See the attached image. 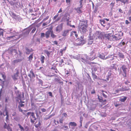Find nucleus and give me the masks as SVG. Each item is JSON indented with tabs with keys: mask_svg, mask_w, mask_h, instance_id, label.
I'll use <instances>...</instances> for the list:
<instances>
[{
	"mask_svg": "<svg viewBox=\"0 0 131 131\" xmlns=\"http://www.w3.org/2000/svg\"><path fill=\"white\" fill-rule=\"evenodd\" d=\"M19 105L18 106H19L20 107H24V105L21 103H19Z\"/></svg>",
	"mask_w": 131,
	"mask_h": 131,
	"instance_id": "nucleus-39",
	"label": "nucleus"
},
{
	"mask_svg": "<svg viewBox=\"0 0 131 131\" xmlns=\"http://www.w3.org/2000/svg\"><path fill=\"white\" fill-rule=\"evenodd\" d=\"M118 55L120 58H124V56L123 53L120 52H119Z\"/></svg>",
	"mask_w": 131,
	"mask_h": 131,
	"instance_id": "nucleus-26",
	"label": "nucleus"
},
{
	"mask_svg": "<svg viewBox=\"0 0 131 131\" xmlns=\"http://www.w3.org/2000/svg\"><path fill=\"white\" fill-rule=\"evenodd\" d=\"M95 35L96 39H102V38H103L104 36V35L103 33L98 31H96Z\"/></svg>",
	"mask_w": 131,
	"mask_h": 131,
	"instance_id": "nucleus-4",
	"label": "nucleus"
},
{
	"mask_svg": "<svg viewBox=\"0 0 131 131\" xmlns=\"http://www.w3.org/2000/svg\"><path fill=\"white\" fill-rule=\"evenodd\" d=\"M60 63L61 64H62V63H63V59H61L60 60V61H59Z\"/></svg>",
	"mask_w": 131,
	"mask_h": 131,
	"instance_id": "nucleus-55",
	"label": "nucleus"
},
{
	"mask_svg": "<svg viewBox=\"0 0 131 131\" xmlns=\"http://www.w3.org/2000/svg\"><path fill=\"white\" fill-rule=\"evenodd\" d=\"M19 128H20L21 131H24V129L20 124H18Z\"/></svg>",
	"mask_w": 131,
	"mask_h": 131,
	"instance_id": "nucleus-25",
	"label": "nucleus"
},
{
	"mask_svg": "<svg viewBox=\"0 0 131 131\" xmlns=\"http://www.w3.org/2000/svg\"><path fill=\"white\" fill-rule=\"evenodd\" d=\"M18 108L19 111L21 112H23V110L21 108V107H20L19 106H18Z\"/></svg>",
	"mask_w": 131,
	"mask_h": 131,
	"instance_id": "nucleus-48",
	"label": "nucleus"
},
{
	"mask_svg": "<svg viewBox=\"0 0 131 131\" xmlns=\"http://www.w3.org/2000/svg\"><path fill=\"white\" fill-rule=\"evenodd\" d=\"M8 127V125H7L5 123L4 125V128H7V127Z\"/></svg>",
	"mask_w": 131,
	"mask_h": 131,
	"instance_id": "nucleus-44",
	"label": "nucleus"
},
{
	"mask_svg": "<svg viewBox=\"0 0 131 131\" xmlns=\"http://www.w3.org/2000/svg\"><path fill=\"white\" fill-rule=\"evenodd\" d=\"M30 74H31V76L32 77H35V75L34 74V72H33L32 70L30 71Z\"/></svg>",
	"mask_w": 131,
	"mask_h": 131,
	"instance_id": "nucleus-34",
	"label": "nucleus"
},
{
	"mask_svg": "<svg viewBox=\"0 0 131 131\" xmlns=\"http://www.w3.org/2000/svg\"><path fill=\"white\" fill-rule=\"evenodd\" d=\"M115 3L112 2L110 4V5L113 7Z\"/></svg>",
	"mask_w": 131,
	"mask_h": 131,
	"instance_id": "nucleus-59",
	"label": "nucleus"
},
{
	"mask_svg": "<svg viewBox=\"0 0 131 131\" xmlns=\"http://www.w3.org/2000/svg\"><path fill=\"white\" fill-rule=\"evenodd\" d=\"M66 48H67L66 47H65V48H64L63 49H61V50H62V51L63 52H64L66 50Z\"/></svg>",
	"mask_w": 131,
	"mask_h": 131,
	"instance_id": "nucleus-60",
	"label": "nucleus"
},
{
	"mask_svg": "<svg viewBox=\"0 0 131 131\" xmlns=\"http://www.w3.org/2000/svg\"><path fill=\"white\" fill-rule=\"evenodd\" d=\"M128 0H116V1H120L121 2L123 3L124 4H125L126 3L128 2Z\"/></svg>",
	"mask_w": 131,
	"mask_h": 131,
	"instance_id": "nucleus-21",
	"label": "nucleus"
},
{
	"mask_svg": "<svg viewBox=\"0 0 131 131\" xmlns=\"http://www.w3.org/2000/svg\"><path fill=\"white\" fill-rule=\"evenodd\" d=\"M45 59V57L41 55L40 56V60L41 62V63H44V60Z\"/></svg>",
	"mask_w": 131,
	"mask_h": 131,
	"instance_id": "nucleus-20",
	"label": "nucleus"
},
{
	"mask_svg": "<svg viewBox=\"0 0 131 131\" xmlns=\"http://www.w3.org/2000/svg\"><path fill=\"white\" fill-rule=\"evenodd\" d=\"M77 39L78 40L77 41H79V42L77 43V45H80L83 44V42L84 41V40H81L79 39Z\"/></svg>",
	"mask_w": 131,
	"mask_h": 131,
	"instance_id": "nucleus-14",
	"label": "nucleus"
},
{
	"mask_svg": "<svg viewBox=\"0 0 131 131\" xmlns=\"http://www.w3.org/2000/svg\"><path fill=\"white\" fill-rule=\"evenodd\" d=\"M69 126H77V124L74 122H70L69 124Z\"/></svg>",
	"mask_w": 131,
	"mask_h": 131,
	"instance_id": "nucleus-19",
	"label": "nucleus"
},
{
	"mask_svg": "<svg viewBox=\"0 0 131 131\" xmlns=\"http://www.w3.org/2000/svg\"><path fill=\"white\" fill-rule=\"evenodd\" d=\"M18 72L17 71L16 73L14 74V75L12 76V77L14 80H16L18 78Z\"/></svg>",
	"mask_w": 131,
	"mask_h": 131,
	"instance_id": "nucleus-11",
	"label": "nucleus"
},
{
	"mask_svg": "<svg viewBox=\"0 0 131 131\" xmlns=\"http://www.w3.org/2000/svg\"><path fill=\"white\" fill-rule=\"evenodd\" d=\"M123 33L120 31L115 35H113V41L118 40L121 39V37L123 35Z\"/></svg>",
	"mask_w": 131,
	"mask_h": 131,
	"instance_id": "nucleus-3",
	"label": "nucleus"
},
{
	"mask_svg": "<svg viewBox=\"0 0 131 131\" xmlns=\"http://www.w3.org/2000/svg\"><path fill=\"white\" fill-rule=\"evenodd\" d=\"M11 15L12 17L16 19V20H18L19 18V17H18V16L16 15V14L13 12H11Z\"/></svg>",
	"mask_w": 131,
	"mask_h": 131,
	"instance_id": "nucleus-12",
	"label": "nucleus"
},
{
	"mask_svg": "<svg viewBox=\"0 0 131 131\" xmlns=\"http://www.w3.org/2000/svg\"><path fill=\"white\" fill-rule=\"evenodd\" d=\"M27 116L30 115V118L31 123H34L36 119L34 112H29L27 113Z\"/></svg>",
	"mask_w": 131,
	"mask_h": 131,
	"instance_id": "nucleus-2",
	"label": "nucleus"
},
{
	"mask_svg": "<svg viewBox=\"0 0 131 131\" xmlns=\"http://www.w3.org/2000/svg\"><path fill=\"white\" fill-rule=\"evenodd\" d=\"M36 28L35 27L32 30L31 32L32 33H34L35 32V31H36Z\"/></svg>",
	"mask_w": 131,
	"mask_h": 131,
	"instance_id": "nucleus-43",
	"label": "nucleus"
},
{
	"mask_svg": "<svg viewBox=\"0 0 131 131\" xmlns=\"http://www.w3.org/2000/svg\"><path fill=\"white\" fill-rule=\"evenodd\" d=\"M14 36H12L10 37H8L6 38V39L8 40H10L11 38L14 39V37H15Z\"/></svg>",
	"mask_w": 131,
	"mask_h": 131,
	"instance_id": "nucleus-35",
	"label": "nucleus"
},
{
	"mask_svg": "<svg viewBox=\"0 0 131 131\" xmlns=\"http://www.w3.org/2000/svg\"><path fill=\"white\" fill-rule=\"evenodd\" d=\"M63 24L62 23L58 25L56 28V31L57 32H60L62 30Z\"/></svg>",
	"mask_w": 131,
	"mask_h": 131,
	"instance_id": "nucleus-6",
	"label": "nucleus"
},
{
	"mask_svg": "<svg viewBox=\"0 0 131 131\" xmlns=\"http://www.w3.org/2000/svg\"><path fill=\"white\" fill-rule=\"evenodd\" d=\"M7 129L8 131H12L11 127L9 125H8Z\"/></svg>",
	"mask_w": 131,
	"mask_h": 131,
	"instance_id": "nucleus-36",
	"label": "nucleus"
},
{
	"mask_svg": "<svg viewBox=\"0 0 131 131\" xmlns=\"http://www.w3.org/2000/svg\"><path fill=\"white\" fill-rule=\"evenodd\" d=\"M121 68L124 73V74H123V76L125 77H126V70L127 69L126 66L125 65H123L121 67Z\"/></svg>",
	"mask_w": 131,
	"mask_h": 131,
	"instance_id": "nucleus-7",
	"label": "nucleus"
},
{
	"mask_svg": "<svg viewBox=\"0 0 131 131\" xmlns=\"http://www.w3.org/2000/svg\"><path fill=\"white\" fill-rule=\"evenodd\" d=\"M83 118L82 117V116H81L80 117V121L81 125H82V120H83Z\"/></svg>",
	"mask_w": 131,
	"mask_h": 131,
	"instance_id": "nucleus-40",
	"label": "nucleus"
},
{
	"mask_svg": "<svg viewBox=\"0 0 131 131\" xmlns=\"http://www.w3.org/2000/svg\"><path fill=\"white\" fill-rule=\"evenodd\" d=\"M51 30H48L46 32L45 35L46 38H48L49 37L50 33L51 32Z\"/></svg>",
	"mask_w": 131,
	"mask_h": 131,
	"instance_id": "nucleus-18",
	"label": "nucleus"
},
{
	"mask_svg": "<svg viewBox=\"0 0 131 131\" xmlns=\"http://www.w3.org/2000/svg\"><path fill=\"white\" fill-rule=\"evenodd\" d=\"M41 110L42 112H45L46 111V110L44 108H41Z\"/></svg>",
	"mask_w": 131,
	"mask_h": 131,
	"instance_id": "nucleus-53",
	"label": "nucleus"
},
{
	"mask_svg": "<svg viewBox=\"0 0 131 131\" xmlns=\"http://www.w3.org/2000/svg\"><path fill=\"white\" fill-rule=\"evenodd\" d=\"M25 131H29V128L27 127H26L25 128Z\"/></svg>",
	"mask_w": 131,
	"mask_h": 131,
	"instance_id": "nucleus-46",
	"label": "nucleus"
},
{
	"mask_svg": "<svg viewBox=\"0 0 131 131\" xmlns=\"http://www.w3.org/2000/svg\"><path fill=\"white\" fill-rule=\"evenodd\" d=\"M88 20H85L80 21L78 26V29L80 32L82 34L85 33L87 31Z\"/></svg>",
	"mask_w": 131,
	"mask_h": 131,
	"instance_id": "nucleus-1",
	"label": "nucleus"
},
{
	"mask_svg": "<svg viewBox=\"0 0 131 131\" xmlns=\"http://www.w3.org/2000/svg\"><path fill=\"white\" fill-rule=\"evenodd\" d=\"M129 23L128 22L127 20H126L125 21V24L126 25H128Z\"/></svg>",
	"mask_w": 131,
	"mask_h": 131,
	"instance_id": "nucleus-63",
	"label": "nucleus"
},
{
	"mask_svg": "<svg viewBox=\"0 0 131 131\" xmlns=\"http://www.w3.org/2000/svg\"><path fill=\"white\" fill-rule=\"evenodd\" d=\"M74 36L76 38H77L78 36V35L76 31H72L70 34V36L74 37Z\"/></svg>",
	"mask_w": 131,
	"mask_h": 131,
	"instance_id": "nucleus-13",
	"label": "nucleus"
},
{
	"mask_svg": "<svg viewBox=\"0 0 131 131\" xmlns=\"http://www.w3.org/2000/svg\"><path fill=\"white\" fill-rule=\"evenodd\" d=\"M49 96L52 97L53 96L51 92H49L48 93Z\"/></svg>",
	"mask_w": 131,
	"mask_h": 131,
	"instance_id": "nucleus-56",
	"label": "nucleus"
},
{
	"mask_svg": "<svg viewBox=\"0 0 131 131\" xmlns=\"http://www.w3.org/2000/svg\"><path fill=\"white\" fill-rule=\"evenodd\" d=\"M3 31H0V36H3Z\"/></svg>",
	"mask_w": 131,
	"mask_h": 131,
	"instance_id": "nucleus-54",
	"label": "nucleus"
},
{
	"mask_svg": "<svg viewBox=\"0 0 131 131\" xmlns=\"http://www.w3.org/2000/svg\"><path fill=\"white\" fill-rule=\"evenodd\" d=\"M127 99V97H124L121 98L120 99V101L122 102H124Z\"/></svg>",
	"mask_w": 131,
	"mask_h": 131,
	"instance_id": "nucleus-32",
	"label": "nucleus"
},
{
	"mask_svg": "<svg viewBox=\"0 0 131 131\" xmlns=\"http://www.w3.org/2000/svg\"><path fill=\"white\" fill-rule=\"evenodd\" d=\"M48 23H47V22L44 23L42 24V26H47V25H48Z\"/></svg>",
	"mask_w": 131,
	"mask_h": 131,
	"instance_id": "nucleus-41",
	"label": "nucleus"
},
{
	"mask_svg": "<svg viewBox=\"0 0 131 131\" xmlns=\"http://www.w3.org/2000/svg\"><path fill=\"white\" fill-rule=\"evenodd\" d=\"M63 115L65 117H66L67 116V114L66 113H63Z\"/></svg>",
	"mask_w": 131,
	"mask_h": 131,
	"instance_id": "nucleus-58",
	"label": "nucleus"
},
{
	"mask_svg": "<svg viewBox=\"0 0 131 131\" xmlns=\"http://www.w3.org/2000/svg\"><path fill=\"white\" fill-rule=\"evenodd\" d=\"M71 0H66V2L67 4H70V3Z\"/></svg>",
	"mask_w": 131,
	"mask_h": 131,
	"instance_id": "nucleus-50",
	"label": "nucleus"
},
{
	"mask_svg": "<svg viewBox=\"0 0 131 131\" xmlns=\"http://www.w3.org/2000/svg\"><path fill=\"white\" fill-rule=\"evenodd\" d=\"M100 22L101 24V25L104 26H105L103 25V24H105V21L104 20L102 19L100 20Z\"/></svg>",
	"mask_w": 131,
	"mask_h": 131,
	"instance_id": "nucleus-30",
	"label": "nucleus"
},
{
	"mask_svg": "<svg viewBox=\"0 0 131 131\" xmlns=\"http://www.w3.org/2000/svg\"><path fill=\"white\" fill-rule=\"evenodd\" d=\"M82 7H81V6H80V7H78L77 8H75V9L78 13L80 14L82 12L81 9H82Z\"/></svg>",
	"mask_w": 131,
	"mask_h": 131,
	"instance_id": "nucleus-16",
	"label": "nucleus"
},
{
	"mask_svg": "<svg viewBox=\"0 0 131 131\" xmlns=\"http://www.w3.org/2000/svg\"><path fill=\"white\" fill-rule=\"evenodd\" d=\"M47 54V56L49 57L50 54V52L47 50H45L44 51Z\"/></svg>",
	"mask_w": 131,
	"mask_h": 131,
	"instance_id": "nucleus-33",
	"label": "nucleus"
},
{
	"mask_svg": "<svg viewBox=\"0 0 131 131\" xmlns=\"http://www.w3.org/2000/svg\"><path fill=\"white\" fill-rule=\"evenodd\" d=\"M130 83V82L128 81H127L125 82V84L128 85V83Z\"/></svg>",
	"mask_w": 131,
	"mask_h": 131,
	"instance_id": "nucleus-52",
	"label": "nucleus"
},
{
	"mask_svg": "<svg viewBox=\"0 0 131 131\" xmlns=\"http://www.w3.org/2000/svg\"><path fill=\"white\" fill-rule=\"evenodd\" d=\"M51 36L52 38H54L56 37V36L53 33L52 31L51 30Z\"/></svg>",
	"mask_w": 131,
	"mask_h": 131,
	"instance_id": "nucleus-27",
	"label": "nucleus"
},
{
	"mask_svg": "<svg viewBox=\"0 0 131 131\" xmlns=\"http://www.w3.org/2000/svg\"><path fill=\"white\" fill-rule=\"evenodd\" d=\"M45 35V34L44 33H42L41 34L40 36L42 38V37H44Z\"/></svg>",
	"mask_w": 131,
	"mask_h": 131,
	"instance_id": "nucleus-49",
	"label": "nucleus"
},
{
	"mask_svg": "<svg viewBox=\"0 0 131 131\" xmlns=\"http://www.w3.org/2000/svg\"><path fill=\"white\" fill-rule=\"evenodd\" d=\"M92 76L93 79H97V76L95 74H93Z\"/></svg>",
	"mask_w": 131,
	"mask_h": 131,
	"instance_id": "nucleus-37",
	"label": "nucleus"
},
{
	"mask_svg": "<svg viewBox=\"0 0 131 131\" xmlns=\"http://www.w3.org/2000/svg\"><path fill=\"white\" fill-rule=\"evenodd\" d=\"M70 22H71V21H70V23H69V26H70V27H72L75 28V26L74 25H71V24L70 23Z\"/></svg>",
	"mask_w": 131,
	"mask_h": 131,
	"instance_id": "nucleus-51",
	"label": "nucleus"
},
{
	"mask_svg": "<svg viewBox=\"0 0 131 131\" xmlns=\"http://www.w3.org/2000/svg\"><path fill=\"white\" fill-rule=\"evenodd\" d=\"M70 30L69 29L65 30H63L62 32V36L64 37H66L68 36L69 34Z\"/></svg>",
	"mask_w": 131,
	"mask_h": 131,
	"instance_id": "nucleus-9",
	"label": "nucleus"
},
{
	"mask_svg": "<svg viewBox=\"0 0 131 131\" xmlns=\"http://www.w3.org/2000/svg\"><path fill=\"white\" fill-rule=\"evenodd\" d=\"M49 18V16H46V17H45V18H44L42 20V21L41 23L45 21L46 20H47Z\"/></svg>",
	"mask_w": 131,
	"mask_h": 131,
	"instance_id": "nucleus-31",
	"label": "nucleus"
},
{
	"mask_svg": "<svg viewBox=\"0 0 131 131\" xmlns=\"http://www.w3.org/2000/svg\"><path fill=\"white\" fill-rule=\"evenodd\" d=\"M59 14L57 13L56 15L54 16L53 18V19L54 20H55L54 21L55 22H57L58 21H59L60 19V17H58L57 19H56V18L58 16Z\"/></svg>",
	"mask_w": 131,
	"mask_h": 131,
	"instance_id": "nucleus-15",
	"label": "nucleus"
},
{
	"mask_svg": "<svg viewBox=\"0 0 131 131\" xmlns=\"http://www.w3.org/2000/svg\"><path fill=\"white\" fill-rule=\"evenodd\" d=\"M116 64H113L112 66H111L110 68L112 69H115L116 70L117 68L116 66Z\"/></svg>",
	"mask_w": 131,
	"mask_h": 131,
	"instance_id": "nucleus-24",
	"label": "nucleus"
},
{
	"mask_svg": "<svg viewBox=\"0 0 131 131\" xmlns=\"http://www.w3.org/2000/svg\"><path fill=\"white\" fill-rule=\"evenodd\" d=\"M69 72H70V71L69 72L67 70L65 71V73L67 75H68L69 74Z\"/></svg>",
	"mask_w": 131,
	"mask_h": 131,
	"instance_id": "nucleus-57",
	"label": "nucleus"
},
{
	"mask_svg": "<svg viewBox=\"0 0 131 131\" xmlns=\"http://www.w3.org/2000/svg\"><path fill=\"white\" fill-rule=\"evenodd\" d=\"M30 31V29H27L26 30V31L24 33V34L28 35Z\"/></svg>",
	"mask_w": 131,
	"mask_h": 131,
	"instance_id": "nucleus-28",
	"label": "nucleus"
},
{
	"mask_svg": "<svg viewBox=\"0 0 131 131\" xmlns=\"http://www.w3.org/2000/svg\"><path fill=\"white\" fill-rule=\"evenodd\" d=\"M104 37L108 40L113 41V35L111 33L105 34Z\"/></svg>",
	"mask_w": 131,
	"mask_h": 131,
	"instance_id": "nucleus-5",
	"label": "nucleus"
},
{
	"mask_svg": "<svg viewBox=\"0 0 131 131\" xmlns=\"http://www.w3.org/2000/svg\"><path fill=\"white\" fill-rule=\"evenodd\" d=\"M20 60L19 59L14 60L13 61V63L15 64V63H17L20 61Z\"/></svg>",
	"mask_w": 131,
	"mask_h": 131,
	"instance_id": "nucleus-29",
	"label": "nucleus"
},
{
	"mask_svg": "<svg viewBox=\"0 0 131 131\" xmlns=\"http://www.w3.org/2000/svg\"><path fill=\"white\" fill-rule=\"evenodd\" d=\"M33 54H31L28 57V60L31 62L33 58Z\"/></svg>",
	"mask_w": 131,
	"mask_h": 131,
	"instance_id": "nucleus-23",
	"label": "nucleus"
},
{
	"mask_svg": "<svg viewBox=\"0 0 131 131\" xmlns=\"http://www.w3.org/2000/svg\"><path fill=\"white\" fill-rule=\"evenodd\" d=\"M93 39L92 38H90L89 39V41L88 44L89 45H90L92 44L93 42Z\"/></svg>",
	"mask_w": 131,
	"mask_h": 131,
	"instance_id": "nucleus-22",
	"label": "nucleus"
},
{
	"mask_svg": "<svg viewBox=\"0 0 131 131\" xmlns=\"http://www.w3.org/2000/svg\"><path fill=\"white\" fill-rule=\"evenodd\" d=\"M118 11L121 13H123V12L121 8H120L118 9Z\"/></svg>",
	"mask_w": 131,
	"mask_h": 131,
	"instance_id": "nucleus-47",
	"label": "nucleus"
},
{
	"mask_svg": "<svg viewBox=\"0 0 131 131\" xmlns=\"http://www.w3.org/2000/svg\"><path fill=\"white\" fill-rule=\"evenodd\" d=\"M26 50L27 52H26V54H29L30 52H32L33 51V50L32 48L30 49H29L27 48H26Z\"/></svg>",
	"mask_w": 131,
	"mask_h": 131,
	"instance_id": "nucleus-17",
	"label": "nucleus"
},
{
	"mask_svg": "<svg viewBox=\"0 0 131 131\" xmlns=\"http://www.w3.org/2000/svg\"><path fill=\"white\" fill-rule=\"evenodd\" d=\"M63 119V118L60 119L59 120V122L60 123L62 124Z\"/></svg>",
	"mask_w": 131,
	"mask_h": 131,
	"instance_id": "nucleus-42",
	"label": "nucleus"
},
{
	"mask_svg": "<svg viewBox=\"0 0 131 131\" xmlns=\"http://www.w3.org/2000/svg\"><path fill=\"white\" fill-rule=\"evenodd\" d=\"M29 10L30 13H32L33 12V10L32 8L30 9Z\"/></svg>",
	"mask_w": 131,
	"mask_h": 131,
	"instance_id": "nucleus-64",
	"label": "nucleus"
},
{
	"mask_svg": "<svg viewBox=\"0 0 131 131\" xmlns=\"http://www.w3.org/2000/svg\"><path fill=\"white\" fill-rule=\"evenodd\" d=\"M83 0H80L79 2V3L80 4V6H81V7H83V5L82 3H83Z\"/></svg>",
	"mask_w": 131,
	"mask_h": 131,
	"instance_id": "nucleus-38",
	"label": "nucleus"
},
{
	"mask_svg": "<svg viewBox=\"0 0 131 131\" xmlns=\"http://www.w3.org/2000/svg\"><path fill=\"white\" fill-rule=\"evenodd\" d=\"M9 3L11 5H13L14 4V3L12 1L10 2Z\"/></svg>",
	"mask_w": 131,
	"mask_h": 131,
	"instance_id": "nucleus-45",
	"label": "nucleus"
},
{
	"mask_svg": "<svg viewBox=\"0 0 131 131\" xmlns=\"http://www.w3.org/2000/svg\"><path fill=\"white\" fill-rule=\"evenodd\" d=\"M53 43H54V45L55 44L56 45H57L58 42H57V41L56 40V41H54L53 42Z\"/></svg>",
	"mask_w": 131,
	"mask_h": 131,
	"instance_id": "nucleus-61",
	"label": "nucleus"
},
{
	"mask_svg": "<svg viewBox=\"0 0 131 131\" xmlns=\"http://www.w3.org/2000/svg\"><path fill=\"white\" fill-rule=\"evenodd\" d=\"M121 44H122L121 45V46L122 45H125V42H121L120 43Z\"/></svg>",
	"mask_w": 131,
	"mask_h": 131,
	"instance_id": "nucleus-62",
	"label": "nucleus"
},
{
	"mask_svg": "<svg viewBox=\"0 0 131 131\" xmlns=\"http://www.w3.org/2000/svg\"><path fill=\"white\" fill-rule=\"evenodd\" d=\"M98 97L99 101L100 102H104V104H106V100L105 99L103 100L102 97L101 96H100L99 95H98Z\"/></svg>",
	"mask_w": 131,
	"mask_h": 131,
	"instance_id": "nucleus-10",
	"label": "nucleus"
},
{
	"mask_svg": "<svg viewBox=\"0 0 131 131\" xmlns=\"http://www.w3.org/2000/svg\"><path fill=\"white\" fill-rule=\"evenodd\" d=\"M81 59L82 61L84 63L87 62L88 61V57L86 55L84 54L82 56Z\"/></svg>",
	"mask_w": 131,
	"mask_h": 131,
	"instance_id": "nucleus-8",
	"label": "nucleus"
}]
</instances>
